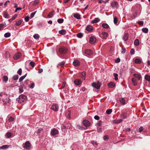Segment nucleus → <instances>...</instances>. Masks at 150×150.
Masks as SVG:
<instances>
[{
    "mask_svg": "<svg viewBox=\"0 0 150 150\" xmlns=\"http://www.w3.org/2000/svg\"><path fill=\"white\" fill-rule=\"evenodd\" d=\"M27 100V96L22 94L20 95L18 98L16 99V101H18L19 103H26Z\"/></svg>",
    "mask_w": 150,
    "mask_h": 150,
    "instance_id": "1",
    "label": "nucleus"
},
{
    "mask_svg": "<svg viewBox=\"0 0 150 150\" xmlns=\"http://www.w3.org/2000/svg\"><path fill=\"white\" fill-rule=\"evenodd\" d=\"M59 51L61 54H64L67 53L68 50L65 47H61L59 49Z\"/></svg>",
    "mask_w": 150,
    "mask_h": 150,
    "instance_id": "2",
    "label": "nucleus"
},
{
    "mask_svg": "<svg viewBox=\"0 0 150 150\" xmlns=\"http://www.w3.org/2000/svg\"><path fill=\"white\" fill-rule=\"evenodd\" d=\"M50 109L53 110L54 111L57 112L59 110L58 105L56 103L53 104L52 105Z\"/></svg>",
    "mask_w": 150,
    "mask_h": 150,
    "instance_id": "3",
    "label": "nucleus"
},
{
    "mask_svg": "<svg viewBox=\"0 0 150 150\" xmlns=\"http://www.w3.org/2000/svg\"><path fill=\"white\" fill-rule=\"evenodd\" d=\"M23 147L27 149H29L30 147V144L29 141H27L25 142V144H23Z\"/></svg>",
    "mask_w": 150,
    "mask_h": 150,
    "instance_id": "4",
    "label": "nucleus"
},
{
    "mask_svg": "<svg viewBox=\"0 0 150 150\" xmlns=\"http://www.w3.org/2000/svg\"><path fill=\"white\" fill-rule=\"evenodd\" d=\"M92 86L97 89H99L100 87V85L99 82L96 83H93L92 84Z\"/></svg>",
    "mask_w": 150,
    "mask_h": 150,
    "instance_id": "5",
    "label": "nucleus"
},
{
    "mask_svg": "<svg viewBox=\"0 0 150 150\" xmlns=\"http://www.w3.org/2000/svg\"><path fill=\"white\" fill-rule=\"evenodd\" d=\"M111 5L113 8L116 9L118 8V4L116 1L112 2L111 4Z\"/></svg>",
    "mask_w": 150,
    "mask_h": 150,
    "instance_id": "6",
    "label": "nucleus"
},
{
    "mask_svg": "<svg viewBox=\"0 0 150 150\" xmlns=\"http://www.w3.org/2000/svg\"><path fill=\"white\" fill-rule=\"evenodd\" d=\"M96 38L93 37H91L90 38L89 42L91 44H94L95 42H96Z\"/></svg>",
    "mask_w": 150,
    "mask_h": 150,
    "instance_id": "7",
    "label": "nucleus"
},
{
    "mask_svg": "<svg viewBox=\"0 0 150 150\" xmlns=\"http://www.w3.org/2000/svg\"><path fill=\"white\" fill-rule=\"evenodd\" d=\"M21 56V54L20 53H16L13 56L14 59L16 60L19 58Z\"/></svg>",
    "mask_w": 150,
    "mask_h": 150,
    "instance_id": "8",
    "label": "nucleus"
},
{
    "mask_svg": "<svg viewBox=\"0 0 150 150\" xmlns=\"http://www.w3.org/2000/svg\"><path fill=\"white\" fill-rule=\"evenodd\" d=\"M58 131L55 129H53L51 130V134L52 135H54L58 134Z\"/></svg>",
    "mask_w": 150,
    "mask_h": 150,
    "instance_id": "9",
    "label": "nucleus"
},
{
    "mask_svg": "<svg viewBox=\"0 0 150 150\" xmlns=\"http://www.w3.org/2000/svg\"><path fill=\"white\" fill-rule=\"evenodd\" d=\"M5 137L7 138H9L13 137V134L11 132H7L5 135Z\"/></svg>",
    "mask_w": 150,
    "mask_h": 150,
    "instance_id": "10",
    "label": "nucleus"
},
{
    "mask_svg": "<svg viewBox=\"0 0 150 150\" xmlns=\"http://www.w3.org/2000/svg\"><path fill=\"white\" fill-rule=\"evenodd\" d=\"M30 83V82L29 80H26L24 81V83L23 84V86L25 87L26 86H29V83Z\"/></svg>",
    "mask_w": 150,
    "mask_h": 150,
    "instance_id": "11",
    "label": "nucleus"
},
{
    "mask_svg": "<svg viewBox=\"0 0 150 150\" xmlns=\"http://www.w3.org/2000/svg\"><path fill=\"white\" fill-rule=\"evenodd\" d=\"M10 146V145H4L0 147V149H8Z\"/></svg>",
    "mask_w": 150,
    "mask_h": 150,
    "instance_id": "12",
    "label": "nucleus"
},
{
    "mask_svg": "<svg viewBox=\"0 0 150 150\" xmlns=\"http://www.w3.org/2000/svg\"><path fill=\"white\" fill-rule=\"evenodd\" d=\"M86 30L89 32H91L93 30V28L92 26L89 25L86 27Z\"/></svg>",
    "mask_w": 150,
    "mask_h": 150,
    "instance_id": "13",
    "label": "nucleus"
},
{
    "mask_svg": "<svg viewBox=\"0 0 150 150\" xmlns=\"http://www.w3.org/2000/svg\"><path fill=\"white\" fill-rule=\"evenodd\" d=\"M108 86L110 88H114L115 86V84L114 83L112 82H110L108 83Z\"/></svg>",
    "mask_w": 150,
    "mask_h": 150,
    "instance_id": "14",
    "label": "nucleus"
},
{
    "mask_svg": "<svg viewBox=\"0 0 150 150\" xmlns=\"http://www.w3.org/2000/svg\"><path fill=\"white\" fill-rule=\"evenodd\" d=\"M85 53L88 55H90L92 54L93 52L91 50L86 49L85 50Z\"/></svg>",
    "mask_w": 150,
    "mask_h": 150,
    "instance_id": "15",
    "label": "nucleus"
},
{
    "mask_svg": "<svg viewBox=\"0 0 150 150\" xmlns=\"http://www.w3.org/2000/svg\"><path fill=\"white\" fill-rule=\"evenodd\" d=\"M73 64L74 66L77 67L80 65V62L78 60H75L73 62Z\"/></svg>",
    "mask_w": 150,
    "mask_h": 150,
    "instance_id": "16",
    "label": "nucleus"
},
{
    "mask_svg": "<svg viewBox=\"0 0 150 150\" xmlns=\"http://www.w3.org/2000/svg\"><path fill=\"white\" fill-rule=\"evenodd\" d=\"M81 80L79 79H76L74 81V83L77 85H79L81 83Z\"/></svg>",
    "mask_w": 150,
    "mask_h": 150,
    "instance_id": "17",
    "label": "nucleus"
},
{
    "mask_svg": "<svg viewBox=\"0 0 150 150\" xmlns=\"http://www.w3.org/2000/svg\"><path fill=\"white\" fill-rule=\"evenodd\" d=\"M127 117V114L125 112H122L120 115V117L122 118L125 119Z\"/></svg>",
    "mask_w": 150,
    "mask_h": 150,
    "instance_id": "18",
    "label": "nucleus"
},
{
    "mask_svg": "<svg viewBox=\"0 0 150 150\" xmlns=\"http://www.w3.org/2000/svg\"><path fill=\"white\" fill-rule=\"evenodd\" d=\"M102 34L103 35V38L106 39L108 37V33L106 32H103L102 33Z\"/></svg>",
    "mask_w": 150,
    "mask_h": 150,
    "instance_id": "19",
    "label": "nucleus"
},
{
    "mask_svg": "<svg viewBox=\"0 0 150 150\" xmlns=\"http://www.w3.org/2000/svg\"><path fill=\"white\" fill-rule=\"evenodd\" d=\"M4 17L6 18H10V15L6 11H4L3 14Z\"/></svg>",
    "mask_w": 150,
    "mask_h": 150,
    "instance_id": "20",
    "label": "nucleus"
},
{
    "mask_svg": "<svg viewBox=\"0 0 150 150\" xmlns=\"http://www.w3.org/2000/svg\"><path fill=\"white\" fill-rule=\"evenodd\" d=\"M138 12L137 11H135L133 12V14L132 16V18L133 19L135 18L137 16Z\"/></svg>",
    "mask_w": 150,
    "mask_h": 150,
    "instance_id": "21",
    "label": "nucleus"
},
{
    "mask_svg": "<svg viewBox=\"0 0 150 150\" xmlns=\"http://www.w3.org/2000/svg\"><path fill=\"white\" fill-rule=\"evenodd\" d=\"M86 75V73L84 71H83L81 74V77L83 80H84L85 79Z\"/></svg>",
    "mask_w": 150,
    "mask_h": 150,
    "instance_id": "22",
    "label": "nucleus"
},
{
    "mask_svg": "<svg viewBox=\"0 0 150 150\" xmlns=\"http://www.w3.org/2000/svg\"><path fill=\"white\" fill-rule=\"evenodd\" d=\"M66 115L67 116V117L69 119H70L71 118V112L70 110H69L66 113Z\"/></svg>",
    "mask_w": 150,
    "mask_h": 150,
    "instance_id": "23",
    "label": "nucleus"
},
{
    "mask_svg": "<svg viewBox=\"0 0 150 150\" xmlns=\"http://www.w3.org/2000/svg\"><path fill=\"white\" fill-rule=\"evenodd\" d=\"M128 35L127 33H125L123 35V39L125 41H127L128 39Z\"/></svg>",
    "mask_w": 150,
    "mask_h": 150,
    "instance_id": "24",
    "label": "nucleus"
},
{
    "mask_svg": "<svg viewBox=\"0 0 150 150\" xmlns=\"http://www.w3.org/2000/svg\"><path fill=\"white\" fill-rule=\"evenodd\" d=\"M74 17L77 19H79L81 18V16L78 13H76L74 15Z\"/></svg>",
    "mask_w": 150,
    "mask_h": 150,
    "instance_id": "25",
    "label": "nucleus"
},
{
    "mask_svg": "<svg viewBox=\"0 0 150 150\" xmlns=\"http://www.w3.org/2000/svg\"><path fill=\"white\" fill-rule=\"evenodd\" d=\"M59 33L62 35H65L66 34V31L64 29H62L61 30H60L59 32Z\"/></svg>",
    "mask_w": 150,
    "mask_h": 150,
    "instance_id": "26",
    "label": "nucleus"
},
{
    "mask_svg": "<svg viewBox=\"0 0 150 150\" xmlns=\"http://www.w3.org/2000/svg\"><path fill=\"white\" fill-rule=\"evenodd\" d=\"M132 81L134 86H136L137 85V82L136 79L134 78L132 79Z\"/></svg>",
    "mask_w": 150,
    "mask_h": 150,
    "instance_id": "27",
    "label": "nucleus"
},
{
    "mask_svg": "<svg viewBox=\"0 0 150 150\" xmlns=\"http://www.w3.org/2000/svg\"><path fill=\"white\" fill-rule=\"evenodd\" d=\"M133 75L134 76L137 78L139 80L142 77L141 75L138 74H134Z\"/></svg>",
    "mask_w": 150,
    "mask_h": 150,
    "instance_id": "28",
    "label": "nucleus"
},
{
    "mask_svg": "<svg viewBox=\"0 0 150 150\" xmlns=\"http://www.w3.org/2000/svg\"><path fill=\"white\" fill-rule=\"evenodd\" d=\"M27 75V73H26L24 75L21 76L19 79V82H21L26 77Z\"/></svg>",
    "mask_w": 150,
    "mask_h": 150,
    "instance_id": "29",
    "label": "nucleus"
},
{
    "mask_svg": "<svg viewBox=\"0 0 150 150\" xmlns=\"http://www.w3.org/2000/svg\"><path fill=\"white\" fill-rule=\"evenodd\" d=\"M100 21V19L98 18H96L92 21L91 22V23L92 24L98 22Z\"/></svg>",
    "mask_w": 150,
    "mask_h": 150,
    "instance_id": "30",
    "label": "nucleus"
},
{
    "mask_svg": "<svg viewBox=\"0 0 150 150\" xmlns=\"http://www.w3.org/2000/svg\"><path fill=\"white\" fill-rule=\"evenodd\" d=\"M134 62L136 64H140L141 62V60L139 58H136L134 60Z\"/></svg>",
    "mask_w": 150,
    "mask_h": 150,
    "instance_id": "31",
    "label": "nucleus"
},
{
    "mask_svg": "<svg viewBox=\"0 0 150 150\" xmlns=\"http://www.w3.org/2000/svg\"><path fill=\"white\" fill-rule=\"evenodd\" d=\"M14 118L12 117H8L6 120H8L9 122H12L14 121Z\"/></svg>",
    "mask_w": 150,
    "mask_h": 150,
    "instance_id": "32",
    "label": "nucleus"
},
{
    "mask_svg": "<svg viewBox=\"0 0 150 150\" xmlns=\"http://www.w3.org/2000/svg\"><path fill=\"white\" fill-rule=\"evenodd\" d=\"M54 14V11L53 10L48 15V16L50 18H52Z\"/></svg>",
    "mask_w": 150,
    "mask_h": 150,
    "instance_id": "33",
    "label": "nucleus"
},
{
    "mask_svg": "<svg viewBox=\"0 0 150 150\" xmlns=\"http://www.w3.org/2000/svg\"><path fill=\"white\" fill-rule=\"evenodd\" d=\"M22 22V20H20L18 21H16L15 25L17 26H19L21 23Z\"/></svg>",
    "mask_w": 150,
    "mask_h": 150,
    "instance_id": "34",
    "label": "nucleus"
},
{
    "mask_svg": "<svg viewBox=\"0 0 150 150\" xmlns=\"http://www.w3.org/2000/svg\"><path fill=\"white\" fill-rule=\"evenodd\" d=\"M102 26L103 28L106 29H107L109 27V25L106 23L102 24Z\"/></svg>",
    "mask_w": 150,
    "mask_h": 150,
    "instance_id": "35",
    "label": "nucleus"
},
{
    "mask_svg": "<svg viewBox=\"0 0 150 150\" xmlns=\"http://www.w3.org/2000/svg\"><path fill=\"white\" fill-rule=\"evenodd\" d=\"M120 101L122 104L123 105L125 104V100L123 98H120Z\"/></svg>",
    "mask_w": 150,
    "mask_h": 150,
    "instance_id": "36",
    "label": "nucleus"
},
{
    "mask_svg": "<svg viewBox=\"0 0 150 150\" xmlns=\"http://www.w3.org/2000/svg\"><path fill=\"white\" fill-rule=\"evenodd\" d=\"M134 44L135 46H138L139 45V41L138 39H136L135 40Z\"/></svg>",
    "mask_w": 150,
    "mask_h": 150,
    "instance_id": "37",
    "label": "nucleus"
},
{
    "mask_svg": "<svg viewBox=\"0 0 150 150\" xmlns=\"http://www.w3.org/2000/svg\"><path fill=\"white\" fill-rule=\"evenodd\" d=\"M145 79L146 80L150 81V76L149 75H146L144 77Z\"/></svg>",
    "mask_w": 150,
    "mask_h": 150,
    "instance_id": "38",
    "label": "nucleus"
},
{
    "mask_svg": "<svg viewBox=\"0 0 150 150\" xmlns=\"http://www.w3.org/2000/svg\"><path fill=\"white\" fill-rule=\"evenodd\" d=\"M142 30L143 32L146 33L148 32V29L146 28H144L142 29Z\"/></svg>",
    "mask_w": 150,
    "mask_h": 150,
    "instance_id": "39",
    "label": "nucleus"
},
{
    "mask_svg": "<svg viewBox=\"0 0 150 150\" xmlns=\"http://www.w3.org/2000/svg\"><path fill=\"white\" fill-rule=\"evenodd\" d=\"M11 35V33L9 32L6 33L4 35V36L5 38H8Z\"/></svg>",
    "mask_w": 150,
    "mask_h": 150,
    "instance_id": "40",
    "label": "nucleus"
},
{
    "mask_svg": "<svg viewBox=\"0 0 150 150\" xmlns=\"http://www.w3.org/2000/svg\"><path fill=\"white\" fill-rule=\"evenodd\" d=\"M83 125L86 127H87L90 126V122H82Z\"/></svg>",
    "mask_w": 150,
    "mask_h": 150,
    "instance_id": "41",
    "label": "nucleus"
},
{
    "mask_svg": "<svg viewBox=\"0 0 150 150\" xmlns=\"http://www.w3.org/2000/svg\"><path fill=\"white\" fill-rule=\"evenodd\" d=\"M8 77L6 76H4L3 77V81L5 83H6L8 80Z\"/></svg>",
    "mask_w": 150,
    "mask_h": 150,
    "instance_id": "42",
    "label": "nucleus"
},
{
    "mask_svg": "<svg viewBox=\"0 0 150 150\" xmlns=\"http://www.w3.org/2000/svg\"><path fill=\"white\" fill-rule=\"evenodd\" d=\"M117 21H118V19H117V17H115L114 18V20H113V22H114V23L115 25H117Z\"/></svg>",
    "mask_w": 150,
    "mask_h": 150,
    "instance_id": "43",
    "label": "nucleus"
},
{
    "mask_svg": "<svg viewBox=\"0 0 150 150\" xmlns=\"http://www.w3.org/2000/svg\"><path fill=\"white\" fill-rule=\"evenodd\" d=\"M19 76L17 74L13 76L12 77V79L14 80H16L18 79Z\"/></svg>",
    "mask_w": 150,
    "mask_h": 150,
    "instance_id": "44",
    "label": "nucleus"
},
{
    "mask_svg": "<svg viewBox=\"0 0 150 150\" xmlns=\"http://www.w3.org/2000/svg\"><path fill=\"white\" fill-rule=\"evenodd\" d=\"M113 75L115 77V80L116 81H117L118 80V74H117L116 73H114L113 74Z\"/></svg>",
    "mask_w": 150,
    "mask_h": 150,
    "instance_id": "45",
    "label": "nucleus"
},
{
    "mask_svg": "<svg viewBox=\"0 0 150 150\" xmlns=\"http://www.w3.org/2000/svg\"><path fill=\"white\" fill-rule=\"evenodd\" d=\"M76 36L78 38H81L83 37V34L82 33H79L77 34Z\"/></svg>",
    "mask_w": 150,
    "mask_h": 150,
    "instance_id": "46",
    "label": "nucleus"
},
{
    "mask_svg": "<svg viewBox=\"0 0 150 150\" xmlns=\"http://www.w3.org/2000/svg\"><path fill=\"white\" fill-rule=\"evenodd\" d=\"M57 22L59 23H62L63 22L64 19L62 18H59L57 20Z\"/></svg>",
    "mask_w": 150,
    "mask_h": 150,
    "instance_id": "47",
    "label": "nucleus"
},
{
    "mask_svg": "<svg viewBox=\"0 0 150 150\" xmlns=\"http://www.w3.org/2000/svg\"><path fill=\"white\" fill-rule=\"evenodd\" d=\"M112 111V109H108L106 111V113L108 114H110Z\"/></svg>",
    "mask_w": 150,
    "mask_h": 150,
    "instance_id": "48",
    "label": "nucleus"
},
{
    "mask_svg": "<svg viewBox=\"0 0 150 150\" xmlns=\"http://www.w3.org/2000/svg\"><path fill=\"white\" fill-rule=\"evenodd\" d=\"M6 58L8 59L10 57L9 53L8 52H6L5 53Z\"/></svg>",
    "mask_w": 150,
    "mask_h": 150,
    "instance_id": "49",
    "label": "nucleus"
},
{
    "mask_svg": "<svg viewBox=\"0 0 150 150\" xmlns=\"http://www.w3.org/2000/svg\"><path fill=\"white\" fill-rule=\"evenodd\" d=\"M29 64L33 68L35 66V63L33 61H31L30 62Z\"/></svg>",
    "mask_w": 150,
    "mask_h": 150,
    "instance_id": "50",
    "label": "nucleus"
},
{
    "mask_svg": "<svg viewBox=\"0 0 150 150\" xmlns=\"http://www.w3.org/2000/svg\"><path fill=\"white\" fill-rule=\"evenodd\" d=\"M33 38L36 39H38L39 38L40 36L38 34H35L34 35Z\"/></svg>",
    "mask_w": 150,
    "mask_h": 150,
    "instance_id": "51",
    "label": "nucleus"
},
{
    "mask_svg": "<svg viewBox=\"0 0 150 150\" xmlns=\"http://www.w3.org/2000/svg\"><path fill=\"white\" fill-rule=\"evenodd\" d=\"M22 72V69L21 68H20L17 71V73L19 75H21Z\"/></svg>",
    "mask_w": 150,
    "mask_h": 150,
    "instance_id": "52",
    "label": "nucleus"
},
{
    "mask_svg": "<svg viewBox=\"0 0 150 150\" xmlns=\"http://www.w3.org/2000/svg\"><path fill=\"white\" fill-rule=\"evenodd\" d=\"M65 62L64 61L62 62L59 64L58 66H60L61 67H63L65 64Z\"/></svg>",
    "mask_w": 150,
    "mask_h": 150,
    "instance_id": "53",
    "label": "nucleus"
},
{
    "mask_svg": "<svg viewBox=\"0 0 150 150\" xmlns=\"http://www.w3.org/2000/svg\"><path fill=\"white\" fill-rule=\"evenodd\" d=\"M135 51L134 49H132L130 51V53L131 55H133L134 54Z\"/></svg>",
    "mask_w": 150,
    "mask_h": 150,
    "instance_id": "54",
    "label": "nucleus"
},
{
    "mask_svg": "<svg viewBox=\"0 0 150 150\" xmlns=\"http://www.w3.org/2000/svg\"><path fill=\"white\" fill-rule=\"evenodd\" d=\"M143 127L142 126L140 127L139 128L138 130L137 131V132H141L143 131Z\"/></svg>",
    "mask_w": 150,
    "mask_h": 150,
    "instance_id": "55",
    "label": "nucleus"
},
{
    "mask_svg": "<svg viewBox=\"0 0 150 150\" xmlns=\"http://www.w3.org/2000/svg\"><path fill=\"white\" fill-rule=\"evenodd\" d=\"M6 25V24L5 22L2 24H0V29L3 28Z\"/></svg>",
    "mask_w": 150,
    "mask_h": 150,
    "instance_id": "56",
    "label": "nucleus"
},
{
    "mask_svg": "<svg viewBox=\"0 0 150 150\" xmlns=\"http://www.w3.org/2000/svg\"><path fill=\"white\" fill-rule=\"evenodd\" d=\"M126 52V49L124 47H122V49L121 53L124 54Z\"/></svg>",
    "mask_w": 150,
    "mask_h": 150,
    "instance_id": "57",
    "label": "nucleus"
},
{
    "mask_svg": "<svg viewBox=\"0 0 150 150\" xmlns=\"http://www.w3.org/2000/svg\"><path fill=\"white\" fill-rule=\"evenodd\" d=\"M36 13V12H34L31 13L30 15V17L31 18H33L34 16L35 13Z\"/></svg>",
    "mask_w": 150,
    "mask_h": 150,
    "instance_id": "58",
    "label": "nucleus"
},
{
    "mask_svg": "<svg viewBox=\"0 0 150 150\" xmlns=\"http://www.w3.org/2000/svg\"><path fill=\"white\" fill-rule=\"evenodd\" d=\"M94 118L96 120H98L100 119V117L98 115H96L94 116Z\"/></svg>",
    "mask_w": 150,
    "mask_h": 150,
    "instance_id": "59",
    "label": "nucleus"
},
{
    "mask_svg": "<svg viewBox=\"0 0 150 150\" xmlns=\"http://www.w3.org/2000/svg\"><path fill=\"white\" fill-rule=\"evenodd\" d=\"M29 20V18L28 16H26L25 18V20L26 22H28Z\"/></svg>",
    "mask_w": 150,
    "mask_h": 150,
    "instance_id": "60",
    "label": "nucleus"
},
{
    "mask_svg": "<svg viewBox=\"0 0 150 150\" xmlns=\"http://www.w3.org/2000/svg\"><path fill=\"white\" fill-rule=\"evenodd\" d=\"M19 92L21 93H22L23 91V87H21L19 88Z\"/></svg>",
    "mask_w": 150,
    "mask_h": 150,
    "instance_id": "61",
    "label": "nucleus"
},
{
    "mask_svg": "<svg viewBox=\"0 0 150 150\" xmlns=\"http://www.w3.org/2000/svg\"><path fill=\"white\" fill-rule=\"evenodd\" d=\"M35 86V84L34 83H32L31 84V86L29 87L30 88H33Z\"/></svg>",
    "mask_w": 150,
    "mask_h": 150,
    "instance_id": "62",
    "label": "nucleus"
},
{
    "mask_svg": "<svg viewBox=\"0 0 150 150\" xmlns=\"http://www.w3.org/2000/svg\"><path fill=\"white\" fill-rule=\"evenodd\" d=\"M66 84V82H63V83H62V88H60V89H62L63 88H64V87L65 86Z\"/></svg>",
    "mask_w": 150,
    "mask_h": 150,
    "instance_id": "63",
    "label": "nucleus"
},
{
    "mask_svg": "<svg viewBox=\"0 0 150 150\" xmlns=\"http://www.w3.org/2000/svg\"><path fill=\"white\" fill-rule=\"evenodd\" d=\"M120 59L119 58H118L116 59L115 61V62L116 63H118L119 62H120Z\"/></svg>",
    "mask_w": 150,
    "mask_h": 150,
    "instance_id": "64",
    "label": "nucleus"
}]
</instances>
